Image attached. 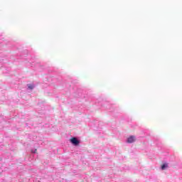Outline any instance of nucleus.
Listing matches in <instances>:
<instances>
[{
  "label": "nucleus",
  "instance_id": "obj_4",
  "mask_svg": "<svg viewBox=\"0 0 182 182\" xmlns=\"http://www.w3.org/2000/svg\"><path fill=\"white\" fill-rule=\"evenodd\" d=\"M28 89H30L31 90H32V89H33V85L29 84V85H28Z\"/></svg>",
  "mask_w": 182,
  "mask_h": 182
},
{
  "label": "nucleus",
  "instance_id": "obj_5",
  "mask_svg": "<svg viewBox=\"0 0 182 182\" xmlns=\"http://www.w3.org/2000/svg\"><path fill=\"white\" fill-rule=\"evenodd\" d=\"M36 151H37V150H36V149H35L34 153H36Z\"/></svg>",
  "mask_w": 182,
  "mask_h": 182
},
{
  "label": "nucleus",
  "instance_id": "obj_3",
  "mask_svg": "<svg viewBox=\"0 0 182 182\" xmlns=\"http://www.w3.org/2000/svg\"><path fill=\"white\" fill-rule=\"evenodd\" d=\"M168 167V164L165 163L161 165V170H166Z\"/></svg>",
  "mask_w": 182,
  "mask_h": 182
},
{
  "label": "nucleus",
  "instance_id": "obj_1",
  "mask_svg": "<svg viewBox=\"0 0 182 182\" xmlns=\"http://www.w3.org/2000/svg\"><path fill=\"white\" fill-rule=\"evenodd\" d=\"M70 143L73 144L74 146H79V144L80 143V140H77V138L73 137L70 139Z\"/></svg>",
  "mask_w": 182,
  "mask_h": 182
},
{
  "label": "nucleus",
  "instance_id": "obj_2",
  "mask_svg": "<svg viewBox=\"0 0 182 182\" xmlns=\"http://www.w3.org/2000/svg\"><path fill=\"white\" fill-rule=\"evenodd\" d=\"M136 141V136H131L127 139V143H134Z\"/></svg>",
  "mask_w": 182,
  "mask_h": 182
}]
</instances>
